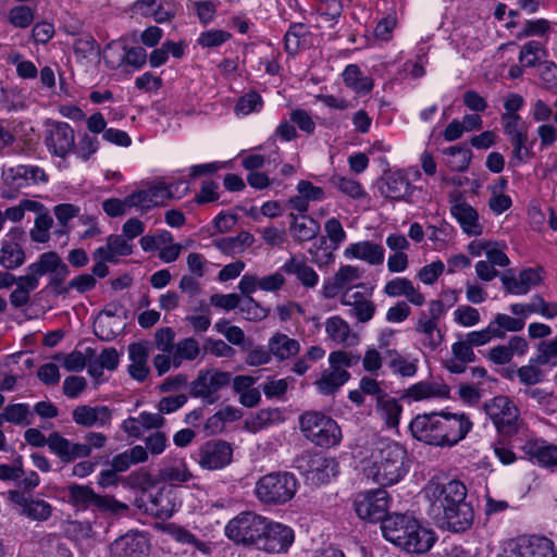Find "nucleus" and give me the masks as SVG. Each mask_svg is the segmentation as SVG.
Segmentation results:
<instances>
[{
    "label": "nucleus",
    "mask_w": 557,
    "mask_h": 557,
    "mask_svg": "<svg viewBox=\"0 0 557 557\" xmlns=\"http://www.w3.org/2000/svg\"><path fill=\"white\" fill-rule=\"evenodd\" d=\"M304 436L320 447H334L342 441L337 422L320 411H306L299 418Z\"/></svg>",
    "instance_id": "obj_6"
},
{
    "label": "nucleus",
    "mask_w": 557,
    "mask_h": 557,
    "mask_svg": "<svg viewBox=\"0 0 557 557\" xmlns=\"http://www.w3.org/2000/svg\"><path fill=\"white\" fill-rule=\"evenodd\" d=\"M287 274H293L297 280L308 288H313L319 282L318 273L305 261L297 258L288 259L281 268Z\"/></svg>",
    "instance_id": "obj_39"
},
{
    "label": "nucleus",
    "mask_w": 557,
    "mask_h": 557,
    "mask_svg": "<svg viewBox=\"0 0 557 557\" xmlns=\"http://www.w3.org/2000/svg\"><path fill=\"white\" fill-rule=\"evenodd\" d=\"M262 533L258 549L268 554L287 553L295 541V533L290 527L268 518Z\"/></svg>",
    "instance_id": "obj_13"
},
{
    "label": "nucleus",
    "mask_w": 557,
    "mask_h": 557,
    "mask_svg": "<svg viewBox=\"0 0 557 557\" xmlns=\"http://www.w3.org/2000/svg\"><path fill=\"white\" fill-rule=\"evenodd\" d=\"M112 416V410L103 405H79L72 410L74 423L87 429L109 426Z\"/></svg>",
    "instance_id": "obj_19"
},
{
    "label": "nucleus",
    "mask_w": 557,
    "mask_h": 557,
    "mask_svg": "<svg viewBox=\"0 0 557 557\" xmlns=\"http://www.w3.org/2000/svg\"><path fill=\"white\" fill-rule=\"evenodd\" d=\"M35 12L34 10L24 4H20L13 7L9 11V22L18 28H27L34 21Z\"/></svg>",
    "instance_id": "obj_56"
},
{
    "label": "nucleus",
    "mask_w": 557,
    "mask_h": 557,
    "mask_svg": "<svg viewBox=\"0 0 557 557\" xmlns=\"http://www.w3.org/2000/svg\"><path fill=\"white\" fill-rule=\"evenodd\" d=\"M414 331L421 336V344L424 348L436 350L444 341V334L438 327L437 323L426 320V313L421 312L416 325Z\"/></svg>",
    "instance_id": "obj_34"
},
{
    "label": "nucleus",
    "mask_w": 557,
    "mask_h": 557,
    "mask_svg": "<svg viewBox=\"0 0 557 557\" xmlns=\"http://www.w3.org/2000/svg\"><path fill=\"white\" fill-rule=\"evenodd\" d=\"M70 502L78 508H97L100 511L120 513L128 510V506L109 495H98L87 485L73 484L69 487Z\"/></svg>",
    "instance_id": "obj_10"
},
{
    "label": "nucleus",
    "mask_w": 557,
    "mask_h": 557,
    "mask_svg": "<svg viewBox=\"0 0 557 557\" xmlns=\"http://www.w3.org/2000/svg\"><path fill=\"white\" fill-rule=\"evenodd\" d=\"M3 178L14 188H24L47 182V174L37 165L20 164L3 170Z\"/></svg>",
    "instance_id": "obj_20"
},
{
    "label": "nucleus",
    "mask_w": 557,
    "mask_h": 557,
    "mask_svg": "<svg viewBox=\"0 0 557 557\" xmlns=\"http://www.w3.org/2000/svg\"><path fill=\"white\" fill-rule=\"evenodd\" d=\"M324 325L327 338L336 345L350 347L359 343L358 334L351 330L349 323L341 315L327 318Z\"/></svg>",
    "instance_id": "obj_26"
},
{
    "label": "nucleus",
    "mask_w": 557,
    "mask_h": 557,
    "mask_svg": "<svg viewBox=\"0 0 557 557\" xmlns=\"http://www.w3.org/2000/svg\"><path fill=\"white\" fill-rule=\"evenodd\" d=\"M264 523L265 517L251 511H244L227 522L225 535L236 544L259 548Z\"/></svg>",
    "instance_id": "obj_8"
},
{
    "label": "nucleus",
    "mask_w": 557,
    "mask_h": 557,
    "mask_svg": "<svg viewBox=\"0 0 557 557\" xmlns=\"http://www.w3.org/2000/svg\"><path fill=\"white\" fill-rule=\"evenodd\" d=\"M480 312L470 306H459L454 312V320L457 324L471 327L480 322Z\"/></svg>",
    "instance_id": "obj_64"
},
{
    "label": "nucleus",
    "mask_w": 557,
    "mask_h": 557,
    "mask_svg": "<svg viewBox=\"0 0 557 557\" xmlns=\"http://www.w3.org/2000/svg\"><path fill=\"white\" fill-rule=\"evenodd\" d=\"M474 519V511L470 503L463 500L455 505L445 513V517L438 518L435 522L443 529L453 532H463L468 530Z\"/></svg>",
    "instance_id": "obj_23"
},
{
    "label": "nucleus",
    "mask_w": 557,
    "mask_h": 557,
    "mask_svg": "<svg viewBox=\"0 0 557 557\" xmlns=\"http://www.w3.org/2000/svg\"><path fill=\"white\" fill-rule=\"evenodd\" d=\"M262 106L261 96L256 91H250L238 99L234 110L237 115H248L252 112H259Z\"/></svg>",
    "instance_id": "obj_55"
},
{
    "label": "nucleus",
    "mask_w": 557,
    "mask_h": 557,
    "mask_svg": "<svg viewBox=\"0 0 557 557\" xmlns=\"http://www.w3.org/2000/svg\"><path fill=\"white\" fill-rule=\"evenodd\" d=\"M5 421L14 424H29L32 417L29 406L27 404L8 405L4 410Z\"/></svg>",
    "instance_id": "obj_57"
},
{
    "label": "nucleus",
    "mask_w": 557,
    "mask_h": 557,
    "mask_svg": "<svg viewBox=\"0 0 557 557\" xmlns=\"http://www.w3.org/2000/svg\"><path fill=\"white\" fill-rule=\"evenodd\" d=\"M344 255L346 258L359 259L372 265L382 264L384 261L383 246L370 240L350 244L346 247Z\"/></svg>",
    "instance_id": "obj_30"
},
{
    "label": "nucleus",
    "mask_w": 557,
    "mask_h": 557,
    "mask_svg": "<svg viewBox=\"0 0 557 557\" xmlns=\"http://www.w3.org/2000/svg\"><path fill=\"white\" fill-rule=\"evenodd\" d=\"M424 495L429 502L428 513L436 521L450 510L455 505L466 500L467 487L458 480L446 483L431 480L424 487Z\"/></svg>",
    "instance_id": "obj_4"
},
{
    "label": "nucleus",
    "mask_w": 557,
    "mask_h": 557,
    "mask_svg": "<svg viewBox=\"0 0 557 557\" xmlns=\"http://www.w3.org/2000/svg\"><path fill=\"white\" fill-rule=\"evenodd\" d=\"M98 149H99L98 138L90 136L87 133H84L79 137L78 144L75 145L73 151L79 159L87 161L94 153H96L98 151Z\"/></svg>",
    "instance_id": "obj_60"
},
{
    "label": "nucleus",
    "mask_w": 557,
    "mask_h": 557,
    "mask_svg": "<svg viewBox=\"0 0 557 557\" xmlns=\"http://www.w3.org/2000/svg\"><path fill=\"white\" fill-rule=\"evenodd\" d=\"M119 354L114 347L104 348L97 358L88 361V373L96 381H100L103 370L114 371L119 366Z\"/></svg>",
    "instance_id": "obj_40"
},
{
    "label": "nucleus",
    "mask_w": 557,
    "mask_h": 557,
    "mask_svg": "<svg viewBox=\"0 0 557 557\" xmlns=\"http://www.w3.org/2000/svg\"><path fill=\"white\" fill-rule=\"evenodd\" d=\"M48 447L50 451L57 455L63 462H69L71 441L63 437L58 432H53L48 436Z\"/></svg>",
    "instance_id": "obj_61"
},
{
    "label": "nucleus",
    "mask_w": 557,
    "mask_h": 557,
    "mask_svg": "<svg viewBox=\"0 0 557 557\" xmlns=\"http://www.w3.org/2000/svg\"><path fill=\"white\" fill-rule=\"evenodd\" d=\"M255 243V237L249 232L243 231L236 236L221 237L213 240V246L226 256H235L244 252Z\"/></svg>",
    "instance_id": "obj_37"
},
{
    "label": "nucleus",
    "mask_w": 557,
    "mask_h": 557,
    "mask_svg": "<svg viewBox=\"0 0 557 557\" xmlns=\"http://www.w3.org/2000/svg\"><path fill=\"white\" fill-rule=\"evenodd\" d=\"M233 447L223 440H209L202 443L193 455L197 465L209 471L220 470L232 462Z\"/></svg>",
    "instance_id": "obj_11"
},
{
    "label": "nucleus",
    "mask_w": 557,
    "mask_h": 557,
    "mask_svg": "<svg viewBox=\"0 0 557 557\" xmlns=\"http://www.w3.org/2000/svg\"><path fill=\"white\" fill-rule=\"evenodd\" d=\"M95 349L87 347L85 352L74 350L63 358V367L71 372H79L88 367V361L95 357Z\"/></svg>",
    "instance_id": "obj_50"
},
{
    "label": "nucleus",
    "mask_w": 557,
    "mask_h": 557,
    "mask_svg": "<svg viewBox=\"0 0 557 557\" xmlns=\"http://www.w3.org/2000/svg\"><path fill=\"white\" fill-rule=\"evenodd\" d=\"M522 451L542 467L557 466V445L544 440H530L522 446Z\"/></svg>",
    "instance_id": "obj_27"
},
{
    "label": "nucleus",
    "mask_w": 557,
    "mask_h": 557,
    "mask_svg": "<svg viewBox=\"0 0 557 557\" xmlns=\"http://www.w3.org/2000/svg\"><path fill=\"white\" fill-rule=\"evenodd\" d=\"M360 356L347 350H335L329 355L330 367L321 372L319 380L314 382L318 392L322 395L335 394L350 379L347 371L358 364Z\"/></svg>",
    "instance_id": "obj_5"
},
{
    "label": "nucleus",
    "mask_w": 557,
    "mask_h": 557,
    "mask_svg": "<svg viewBox=\"0 0 557 557\" xmlns=\"http://www.w3.org/2000/svg\"><path fill=\"white\" fill-rule=\"evenodd\" d=\"M289 218V232L295 240L300 243L309 242L319 234L321 228L319 222L308 214L295 215L290 213Z\"/></svg>",
    "instance_id": "obj_32"
},
{
    "label": "nucleus",
    "mask_w": 557,
    "mask_h": 557,
    "mask_svg": "<svg viewBox=\"0 0 557 557\" xmlns=\"http://www.w3.org/2000/svg\"><path fill=\"white\" fill-rule=\"evenodd\" d=\"M26 270L36 273L39 277L47 273H57L58 275L66 276L70 272L67 265L54 251L41 253L38 260L30 263Z\"/></svg>",
    "instance_id": "obj_36"
},
{
    "label": "nucleus",
    "mask_w": 557,
    "mask_h": 557,
    "mask_svg": "<svg viewBox=\"0 0 557 557\" xmlns=\"http://www.w3.org/2000/svg\"><path fill=\"white\" fill-rule=\"evenodd\" d=\"M447 156L446 164L451 171L463 172L469 168L472 152L466 146H451L444 150Z\"/></svg>",
    "instance_id": "obj_45"
},
{
    "label": "nucleus",
    "mask_w": 557,
    "mask_h": 557,
    "mask_svg": "<svg viewBox=\"0 0 557 557\" xmlns=\"http://www.w3.org/2000/svg\"><path fill=\"white\" fill-rule=\"evenodd\" d=\"M450 213L467 235L479 236L482 234L483 226L479 221L478 211L465 201L461 196L451 202Z\"/></svg>",
    "instance_id": "obj_22"
},
{
    "label": "nucleus",
    "mask_w": 557,
    "mask_h": 557,
    "mask_svg": "<svg viewBox=\"0 0 557 557\" xmlns=\"http://www.w3.org/2000/svg\"><path fill=\"white\" fill-rule=\"evenodd\" d=\"M345 85L358 95H367L373 89V79L364 76L357 64H349L343 72Z\"/></svg>",
    "instance_id": "obj_42"
},
{
    "label": "nucleus",
    "mask_w": 557,
    "mask_h": 557,
    "mask_svg": "<svg viewBox=\"0 0 557 557\" xmlns=\"http://www.w3.org/2000/svg\"><path fill=\"white\" fill-rule=\"evenodd\" d=\"M546 55L547 51L543 42L530 40L521 47L519 61L525 67H533Z\"/></svg>",
    "instance_id": "obj_48"
},
{
    "label": "nucleus",
    "mask_w": 557,
    "mask_h": 557,
    "mask_svg": "<svg viewBox=\"0 0 557 557\" xmlns=\"http://www.w3.org/2000/svg\"><path fill=\"white\" fill-rule=\"evenodd\" d=\"M408 471L406 448L387 440H380L374 444L370 458L363 468L366 478L381 486H391L398 483Z\"/></svg>",
    "instance_id": "obj_2"
},
{
    "label": "nucleus",
    "mask_w": 557,
    "mask_h": 557,
    "mask_svg": "<svg viewBox=\"0 0 557 557\" xmlns=\"http://www.w3.org/2000/svg\"><path fill=\"white\" fill-rule=\"evenodd\" d=\"M25 262L23 248L13 240H3L0 249V265L7 270H13Z\"/></svg>",
    "instance_id": "obj_44"
},
{
    "label": "nucleus",
    "mask_w": 557,
    "mask_h": 557,
    "mask_svg": "<svg viewBox=\"0 0 557 557\" xmlns=\"http://www.w3.org/2000/svg\"><path fill=\"white\" fill-rule=\"evenodd\" d=\"M388 297H405L413 306H422L425 297L407 277H395L388 281L383 289Z\"/></svg>",
    "instance_id": "obj_28"
},
{
    "label": "nucleus",
    "mask_w": 557,
    "mask_h": 557,
    "mask_svg": "<svg viewBox=\"0 0 557 557\" xmlns=\"http://www.w3.org/2000/svg\"><path fill=\"white\" fill-rule=\"evenodd\" d=\"M411 184L401 172H392L386 175L381 193L389 199L401 200L409 194Z\"/></svg>",
    "instance_id": "obj_41"
},
{
    "label": "nucleus",
    "mask_w": 557,
    "mask_h": 557,
    "mask_svg": "<svg viewBox=\"0 0 557 557\" xmlns=\"http://www.w3.org/2000/svg\"><path fill=\"white\" fill-rule=\"evenodd\" d=\"M534 361L536 359H531L528 364L517 369V376L524 385H535L543 381L544 373L542 369L533 364Z\"/></svg>",
    "instance_id": "obj_59"
},
{
    "label": "nucleus",
    "mask_w": 557,
    "mask_h": 557,
    "mask_svg": "<svg viewBox=\"0 0 557 557\" xmlns=\"http://www.w3.org/2000/svg\"><path fill=\"white\" fill-rule=\"evenodd\" d=\"M160 529L163 533L182 545H188L194 540V533L175 522L164 523L160 527Z\"/></svg>",
    "instance_id": "obj_62"
},
{
    "label": "nucleus",
    "mask_w": 557,
    "mask_h": 557,
    "mask_svg": "<svg viewBox=\"0 0 557 557\" xmlns=\"http://www.w3.org/2000/svg\"><path fill=\"white\" fill-rule=\"evenodd\" d=\"M180 505L174 491L162 487L151 497L149 509L157 518L168 519L173 516Z\"/></svg>",
    "instance_id": "obj_33"
},
{
    "label": "nucleus",
    "mask_w": 557,
    "mask_h": 557,
    "mask_svg": "<svg viewBox=\"0 0 557 557\" xmlns=\"http://www.w3.org/2000/svg\"><path fill=\"white\" fill-rule=\"evenodd\" d=\"M529 350V343L522 336H511L507 344L492 347L485 358L493 364L504 366L511 362L515 356L522 357Z\"/></svg>",
    "instance_id": "obj_21"
},
{
    "label": "nucleus",
    "mask_w": 557,
    "mask_h": 557,
    "mask_svg": "<svg viewBox=\"0 0 557 557\" xmlns=\"http://www.w3.org/2000/svg\"><path fill=\"white\" fill-rule=\"evenodd\" d=\"M554 543L537 535L520 536L509 543L506 557H556Z\"/></svg>",
    "instance_id": "obj_15"
},
{
    "label": "nucleus",
    "mask_w": 557,
    "mask_h": 557,
    "mask_svg": "<svg viewBox=\"0 0 557 557\" xmlns=\"http://www.w3.org/2000/svg\"><path fill=\"white\" fill-rule=\"evenodd\" d=\"M200 352L198 342L193 337H187L175 344L172 351L173 367L178 368L184 360H195Z\"/></svg>",
    "instance_id": "obj_47"
},
{
    "label": "nucleus",
    "mask_w": 557,
    "mask_h": 557,
    "mask_svg": "<svg viewBox=\"0 0 557 557\" xmlns=\"http://www.w3.org/2000/svg\"><path fill=\"white\" fill-rule=\"evenodd\" d=\"M330 183L342 194L352 199H362L367 197V191L361 184L351 177L334 174L331 176Z\"/></svg>",
    "instance_id": "obj_46"
},
{
    "label": "nucleus",
    "mask_w": 557,
    "mask_h": 557,
    "mask_svg": "<svg viewBox=\"0 0 557 557\" xmlns=\"http://www.w3.org/2000/svg\"><path fill=\"white\" fill-rule=\"evenodd\" d=\"M238 309L248 321H262L269 315V309L262 307L251 296L239 300Z\"/></svg>",
    "instance_id": "obj_51"
},
{
    "label": "nucleus",
    "mask_w": 557,
    "mask_h": 557,
    "mask_svg": "<svg viewBox=\"0 0 557 557\" xmlns=\"http://www.w3.org/2000/svg\"><path fill=\"white\" fill-rule=\"evenodd\" d=\"M375 411L389 429H396L399 424L403 407L399 401L391 395H381L376 399Z\"/></svg>",
    "instance_id": "obj_38"
},
{
    "label": "nucleus",
    "mask_w": 557,
    "mask_h": 557,
    "mask_svg": "<svg viewBox=\"0 0 557 557\" xmlns=\"http://www.w3.org/2000/svg\"><path fill=\"white\" fill-rule=\"evenodd\" d=\"M381 529L388 542L412 554L426 553L436 540L431 530L423 528L418 520L408 515H388L383 520Z\"/></svg>",
    "instance_id": "obj_3"
},
{
    "label": "nucleus",
    "mask_w": 557,
    "mask_h": 557,
    "mask_svg": "<svg viewBox=\"0 0 557 557\" xmlns=\"http://www.w3.org/2000/svg\"><path fill=\"white\" fill-rule=\"evenodd\" d=\"M45 144L53 156L65 158L75 147V133L65 122H50L47 125Z\"/></svg>",
    "instance_id": "obj_16"
},
{
    "label": "nucleus",
    "mask_w": 557,
    "mask_h": 557,
    "mask_svg": "<svg viewBox=\"0 0 557 557\" xmlns=\"http://www.w3.org/2000/svg\"><path fill=\"white\" fill-rule=\"evenodd\" d=\"M490 325L496 336L497 339H504L506 334L517 333L524 329V322L520 317L509 315L506 313H497L492 321H490Z\"/></svg>",
    "instance_id": "obj_43"
},
{
    "label": "nucleus",
    "mask_w": 557,
    "mask_h": 557,
    "mask_svg": "<svg viewBox=\"0 0 557 557\" xmlns=\"http://www.w3.org/2000/svg\"><path fill=\"white\" fill-rule=\"evenodd\" d=\"M53 220L49 211H45L36 215L34 227L30 230V238L36 243H46L50 237V228L52 227Z\"/></svg>",
    "instance_id": "obj_53"
},
{
    "label": "nucleus",
    "mask_w": 557,
    "mask_h": 557,
    "mask_svg": "<svg viewBox=\"0 0 557 557\" xmlns=\"http://www.w3.org/2000/svg\"><path fill=\"white\" fill-rule=\"evenodd\" d=\"M297 480L289 472H271L261 476L255 487L257 498L267 505H282L296 494Z\"/></svg>",
    "instance_id": "obj_7"
},
{
    "label": "nucleus",
    "mask_w": 557,
    "mask_h": 557,
    "mask_svg": "<svg viewBox=\"0 0 557 557\" xmlns=\"http://www.w3.org/2000/svg\"><path fill=\"white\" fill-rule=\"evenodd\" d=\"M297 468L311 481L318 483L327 482L332 476H336L338 472V465L334 459L310 453H304L297 459Z\"/></svg>",
    "instance_id": "obj_14"
},
{
    "label": "nucleus",
    "mask_w": 557,
    "mask_h": 557,
    "mask_svg": "<svg viewBox=\"0 0 557 557\" xmlns=\"http://www.w3.org/2000/svg\"><path fill=\"white\" fill-rule=\"evenodd\" d=\"M404 397L413 401L448 398L449 387L440 381H420L409 386Z\"/></svg>",
    "instance_id": "obj_25"
},
{
    "label": "nucleus",
    "mask_w": 557,
    "mask_h": 557,
    "mask_svg": "<svg viewBox=\"0 0 557 557\" xmlns=\"http://www.w3.org/2000/svg\"><path fill=\"white\" fill-rule=\"evenodd\" d=\"M128 356L131 364L128 366L129 375L139 382L146 380L149 374L148 349L144 343H134L128 346Z\"/></svg>",
    "instance_id": "obj_35"
},
{
    "label": "nucleus",
    "mask_w": 557,
    "mask_h": 557,
    "mask_svg": "<svg viewBox=\"0 0 557 557\" xmlns=\"http://www.w3.org/2000/svg\"><path fill=\"white\" fill-rule=\"evenodd\" d=\"M354 506L356 513L362 520L382 523L388 517L389 496L383 488L359 493L354 500Z\"/></svg>",
    "instance_id": "obj_12"
},
{
    "label": "nucleus",
    "mask_w": 557,
    "mask_h": 557,
    "mask_svg": "<svg viewBox=\"0 0 557 557\" xmlns=\"http://www.w3.org/2000/svg\"><path fill=\"white\" fill-rule=\"evenodd\" d=\"M230 382L231 374L228 372L216 370L200 372L191 384V394L203 398L208 404H213L218 400L216 393Z\"/></svg>",
    "instance_id": "obj_17"
},
{
    "label": "nucleus",
    "mask_w": 557,
    "mask_h": 557,
    "mask_svg": "<svg viewBox=\"0 0 557 557\" xmlns=\"http://www.w3.org/2000/svg\"><path fill=\"white\" fill-rule=\"evenodd\" d=\"M483 408L500 434L512 436L518 433L521 425L519 409L508 396H495L484 403Z\"/></svg>",
    "instance_id": "obj_9"
},
{
    "label": "nucleus",
    "mask_w": 557,
    "mask_h": 557,
    "mask_svg": "<svg viewBox=\"0 0 557 557\" xmlns=\"http://www.w3.org/2000/svg\"><path fill=\"white\" fill-rule=\"evenodd\" d=\"M472 429L465 413L431 412L418 414L409 424L411 435L428 445L454 446Z\"/></svg>",
    "instance_id": "obj_1"
},
{
    "label": "nucleus",
    "mask_w": 557,
    "mask_h": 557,
    "mask_svg": "<svg viewBox=\"0 0 557 557\" xmlns=\"http://www.w3.org/2000/svg\"><path fill=\"white\" fill-rule=\"evenodd\" d=\"M191 8L203 25L211 23L216 16V4L211 0L191 1Z\"/></svg>",
    "instance_id": "obj_63"
},
{
    "label": "nucleus",
    "mask_w": 557,
    "mask_h": 557,
    "mask_svg": "<svg viewBox=\"0 0 557 557\" xmlns=\"http://www.w3.org/2000/svg\"><path fill=\"white\" fill-rule=\"evenodd\" d=\"M542 269L527 268L520 271L518 276L503 274L500 281L508 294L525 295L532 287L537 286L542 282Z\"/></svg>",
    "instance_id": "obj_24"
},
{
    "label": "nucleus",
    "mask_w": 557,
    "mask_h": 557,
    "mask_svg": "<svg viewBox=\"0 0 557 557\" xmlns=\"http://www.w3.org/2000/svg\"><path fill=\"white\" fill-rule=\"evenodd\" d=\"M270 352L277 361L288 360L300 351V343L288 335L276 332L268 341Z\"/></svg>",
    "instance_id": "obj_31"
},
{
    "label": "nucleus",
    "mask_w": 557,
    "mask_h": 557,
    "mask_svg": "<svg viewBox=\"0 0 557 557\" xmlns=\"http://www.w3.org/2000/svg\"><path fill=\"white\" fill-rule=\"evenodd\" d=\"M341 304L350 307L349 315L360 323H367L372 320L376 311L375 304L360 292H356L352 295H344Z\"/></svg>",
    "instance_id": "obj_29"
},
{
    "label": "nucleus",
    "mask_w": 557,
    "mask_h": 557,
    "mask_svg": "<svg viewBox=\"0 0 557 557\" xmlns=\"http://www.w3.org/2000/svg\"><path fill=\"white\" fill-rule=\"evenodd\" d=\"M51 513L52 507L49 503L30 498L22 515L32 520L46 521L51 517Z\"/></svg>",
    "instance_id": "obj_54"
},
{
    "label": "nucleus",
    "mask_w": 557,
    "mask_h": 557,
    "mask_svg": "<svg viewBox=\"0 0 557 557\" xmlns=\"http://www.w3.org/2000/svg\"><path fill=\"white\" fill-rule=\"evenodd\" d=\"M500 121L509 140L528 134V127L519 114H502Z\"/></svg>",
    "instance_id": "obj_52"
},
{
    "label": "nucleus",
    "mask_w": 557,
    "mask_h": 557,
    "mask_svg": "<svg viewBox=\"0 0 557 557\" xmlns=\"http://www.w3.org/2000/svg\"><path fill=\"white\" fill-rule=\"evenodd\" d=\"M231 37L232 35L226 30L212 28L202 32L199 35L197 42L202 48H215L225 44Z\"/></svg>",
    "instance_id": "obj_58"
},
{
    "label": "nucleus",
    "mask_w": 557,
    "mask_h": 557,
    "mask_svg": "<svg viewBox=\"0 0 557 557\" xmlns=\"http://www.w3.org/2000/svg\"><path fill=\"white\" fill-rule=\"evenodd\" d=\"M148 539L139 532H127L110 545L111 557H147Z\"/></svg>",
    "instance_id": "obj_18"
},
{
    "label": "nucleus",
    "mask_w": 557,
    "mask_h": 557,
    "mask_svg": "<svg viewBox=\"0 0 557 557\" xmlns=\"http://www.w3.org/2000/svg\"><path fill=\"white\" fill-rule=\"evenodd\" d=\"M307 27L302 23H294L289 26L284 36L285 50L289 54H295L305 42Z\"/></svg>",
    "instance_id": "obj_49"
}]
</instances>
